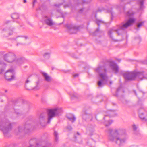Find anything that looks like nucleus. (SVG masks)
<instances>
[{
    "label": "nucleus",
    "mask_w": 147,
    "mask_h": 147,
    "mask_svg": "<svg viewBox=\"0 0 147 147\" xmlns=\"http://www.w3.org/2000/svg\"><path fill=\"white\" fill-rule=\"evenodd\" d=\"M24 130V127H19L15 131V133L16 135H18L22 132Z\"/></svg>",
    "instance_id": "nucleus-16"
},
{
    "label": "nucleus",
    "mask_w": 147,
    "mask_h": 147,
    "mask_svg": "<svg viewBox=\"0 0 147 147\" xmlns=\"http://www.w3.org/2000/svg\"><path fill=\"white\" fill-rule=\"evenodd\" d=\"M135 147H137V146H136Z\"/></svg>",
    "instance_id": "nucleus-50"
},
{
    "label": "nucleus",
    "mask_w": 147,
    "mask_h": 147,
    "mask_svg": "<svg viewBox=\"0 0 147 147\" xmlns=\"http://www.w3.org/2000/svg\"><path fill=\"white\" fill-rule=\"evenodd\" d=\"M46 114L45 113H43L41 114L40 116L39 121L40 124L44 123L45 122V119L46 116Z\"/></svg>",
    "instance_id": "nucleus-14"
},
{
    "label": "nucleus",
    "mask_w": 147,
    "mask_h": 147,
    "mask_svg": "<svg viewBox=\"0 0 147 147\" xmlns=\"http://www.w3.org/2000/svg\"><path fill=\"white\" fill-rule=\"evenodd\" d=\"M110 83L111 84L112 83V82H110Z\"/></svg>",
    "instance_id": "nucleus-47"
},
{
    "label": "nucleus",
    "mask_w": 147,
    "mask_h": 147,
    "mask_svg": "<svg viewBox=\"0 0 147 147\" xmlns=\"http://www.w3.org/2000/svg\"><path fill=\"white\" fill-rule=\"evenodd\" d=\"M19 15L17 13H14L11 15L12 18L14 20H16L19 18Z\"/></svg>",
    "instance_id": "nucleus-18"
},
{
    "label": "nucleus",
    "mask_w": 147,
    "mask_h": 147,
    "mask_svg": "<svg viewBox=\"0 0 147 147\" xmlns=\"http://www.w3.org/2000/svg\"><path fill=\"white\" fill-rule=\"evenodd\" d=\"M123 75L126 80H131L135 79L134 72L126 71L123 74Z\"/></svg>",
    "instance_id": "nucleus-8"
},
{
    "label": "nucleus",
    "mask_w": 147,
    "mask_h": 147,
    "mask_svg": "<svg viewBox=\"0 0 147 147\" xmlns=\"http://www.w3.org/2000/svg\"><path fill=\"white\" fill-rule=\"evenodd\" d=\"M99 29H97L96 30V31H95V32L93 34V36H94L95 35V34L96 33V32H99Z\"/></svg>",
    "instance_id": "nucleus-33"
},
{
    "label": "nucleus",
    "mask_w": 147,
    "mask_h": 147,
    "mask_svg": "<svg viewBox=\"0 0 147 147\" xmlns=\"http://www.w3.org/2000/svg\"><path fill=\"white\" fill-rule=\"evenodd\" d=\"M67 118L72 122H74L76 120V118L74 116L71 114L68 115Z\"/></svg>",
    "instance_id": "nucleus-17"
},
{
    "label": "nucleus",
    "mask_w": 147,
    "mask_h": 147,
    "mask_svg": "<svg viewBox=\"0 0 147 147\" xmlns=\"http://www.w3.org/2000/svg\"><path fill=\"white\" fill-rule=\"evenodd\" d=\"M73 76L74 78H76L78 76V74H73Z\"/></svg>",
    "instance_id": "nucleus-32"
},
{
    "label": "nucleus",
    "mask_w": 147,
    "mask_h": 147,
    "mask_svg": "<svg viewBox=\"0 0 147 147\" xmlns=\"http://www.w3.org/2000/svg\"><path fill=\"white\" fill-rule=\"evenodd\" d=\"M144 63H146L147 64V60H145L144 62Z\"/></svg>",
    "instance_id": "nucleus-39"
},
{
    "label": "nucleus",
    "mask_w": 147,
    "mask_h": 147,
    "mask_svg": "<svg viewBox=\"0 0 147 147\" xmlns=\"http://www.w3.org/2000/svg\"><path fill=\"white\" fill-rule=\"evenodd\" d=\"M114 113V112H111L110 113H109L111 115V117L113 116H114V115H113Z\"/></svg>",
    "instance_id": "nucleus-34"
},
{
    "label": "nucleus",
    "mask_w": 147,
    "mask_h": 147,
    "mask_svg": "<svg viewBox=\"0 0 147 147\" xmlns=\"http://www.w3.org/2000/svg\"><path fill=\"white\" fill-rule=\"evenodd\" d=\"M61 5V4H59V5H55V6L56 7H58L60 5Z\"/></svg>",
    "instance_id": "nucleus-37"
},
{
    "label": "nucleus",
    "mask_w": 147,
    "mask_h": 147,
    "mask_svg": "<svg viewBox=\"0 0 147 147\" xmlns=\"http://www.w3.org/2000/svg\"><path fill=\"white\" fill-rule=\"evenodd\" d=\"M11 129V124L9 121L6 123L0 122V129L4 133H6Z\"/></svg>",
    "instance_id": "nucleus-7"
},
{
    "label": "nucleus",
    "mask_w": 147,
    "mask_h": 147,
    "mask_svg": "<svg viewBox=\"0 0 147 147\" xmlns=\"http://www.w3.org/2000/svg\"><path fill=\"white\" fill-rule=\"evenodd\" d=\"M96 73L99 74V81L98 84L99 87H102L108 80L106 71L103 67H99L95 69Z\"/></svg>",
    "instance_id": "nucleus-3"
},
{
    "label": "nucleus",
    "mask_w": 147,
    "mask_h": 147,
    "mask_svg": "<svg viewBox=\"0 0 147 147\" xmlns=\"http://www.w3.org/2000/svg\"><path fill=\"white\" fill-rule=\"evenodd\" d=\"M86 116H87V115H84V116H83V118H84V117H86Z\"/></svg>",
    "instance_id": "nucleus-42"
},
{
    "label": "nucleus",
    "mask_w": 147,
    "mask_h": 147,
    "mask_svg": "<svg viewBox=\"0 0 147 147\" xmlns=\"http://www.w3.org/2000/svg\"><path fill=\"white\" fill-rule=\"evenodd\" d=\"M96 22L97 24L99 26L100 24L104 23L103 21L98 19H96Z\"/></svg>",
    "instance_id": "nucleus-25"
},
{
    "label": "nucleus",
    "mask_w": 147,
    "mask_h": 147,
    "mask_svg": "<svg viewBox=\"0 0 147 147\" xmlns=\"http://www.w3.org/2000/svg\"><path fill=\"white\" fill-rule=\"evenodd\" d=\"M42 20L47 25L51 26L55 24V23L53 21L51 18L45 16L43 18Z\"/></svg>",
    "instance_id": "nucleus-10"
},
{
    "label": "nucleus",
    "mask_w": 147,
    "mask_h": 147,
    "mask_svg": "<svg viewBox=\"0 0 147 147\" xmlns=\"http://www.w3.org/2000/svg\"><path fill=\"white\" fill-rule=\"evenodd\" d=\"M139 117H140V118L141 119H142V120H145L146 121V119H145V117L143 115V113H142V114H139Z\"/></svg>",
    "instance_id": "nucleus-26"
},
{
    "label": "nucleus",
    "mask_w": 147,
    "mask_h": 147,
    "mask_svg": "<svg viewBox=\"0 0 147 147\" xmlns=\"http://www.w3.org/2000/svg\"><path fill=\"white\" fill-rule=\"evenodd\" d=\"M133 129L135 130H136L137 127L135 125H133Z\"/></svg>",
    "instance_id": "nucleus-31"
},
{
    "label": "nucleus",
    "mask_w": 147,
    "mask_h": 147,
    "mask_svg": "<svg viewBox=\"0 0 147 147\" xmlns=\"http://www.w3.org/2000/svg\"><path fill=\"white\" fill-rule=\"evenodd\" d=\"M14 71L13 68H10L7 70L5 73L4 77L7 80L11 81L15 78Z\"/></svg>",
    "instance_id": "nucleus-6"
},
{
    "label": "nucleus",
    "mask_w": 147,
    "mask_h": 147,
    "mask_svg": "<svg viewBox=\"0 0 147 147\" xmlns=\"http://www.w3.org/2000/svg\"><path fill=\"white\" fill-rule=\"evenodd\" d=\"M109 117L108 115H105V117L104 118V120H107L109 118Z\"/></svg>",
    "instance_id": "nucleus-29"
},
{
    "label": "nucleus",
    "mask_w": 147,
    "mask_h": 147,
    "mask_svg": "<svg viewBox=\"0 0 147 147\" xmlns=\"http://www.w3.org/2000/svg\"><path fill=\"white\" fill-rule=\"evenodd\" d=\"M87 1L86 2V1H82V3L81 4H83L84 3H88L89 2H90L91 1V0H87Z\"/></svg>",
    "instance_id": "nucleus-28"
},
{
    "label": "nucleus",
    "mask_w": 147,
    "mask_h": 147,
    "mask_svg": "<svg viewBox=\"0 0 147 147\" xmlns=\"http://www.w3.org/2000/svg\"><path fill=\"white\" fill-rule=\"evenodd\" d=\"M96 138H98L99 137V136L97 135H96Z\"/></svg>",
    "instance_id": "nucleus-41"
},
{
    "label": "nucleus",
    "mask_w": 147,
    "mask_h": 147,
    "mask_svg": "<svg viewBox=\"0 0 147 147\" xmlns=\"http://www.w3.org/2000/svg\"><path fill=\"white\" fill-rule=\"evenodd\" d=\"M110 68L113 71L115 74H117L119 71V68L117 65L113 61H110L109 62Z\"/></svg>",
    "instance_id": "nucleus-9"
},
{
    "label": "nucleus",
    "mask_w": 147,
    "mask_h": 147,
    "mask_svg": "<svg viewBox=\"0 0 147 147\" xmlns=\"http://www.w3.org/2000/svg\"><path fill=\"white\" fill-rule=\"evenodd\" d=\"M135 79H137L138 80H142L146 77L143 76V74L142 73L139 72H134Z\"/></svg>",
    "instance_id": "nucleus-12"
},
{
    "label": "nucleus",
    "mask_w": 147,
    "mask_h": 147,
    "mask_svg": "<svg viewBox=\"0 0 147 147\" xmlns=\"http://www.w3.org/2000/svg\"><path fill=\"white\" fill-rule=\"evenodd\" d=\"M5 61L8 63H14L19 65L23 62L21 59H18L15 55L13 53L9 52L5 54L3 56Z\"/></svg>",
    "instance_id": "nucleus-4"
},
{
    "label": "nucleus",
    "mask_w": 147,
    "mask_h": 147,
    "mask_svg": "<svg viewBox=\"0 0 147 147\" xmlns=\"http://www.w3.org/2000/svg\"><path fill=\"white\" fill-rule=\"evenodd\" d=\"M121 87H119V88H118L117 89V92H118L120 90V89H121Z\"/></svg>",
    "instance_id": "nucleus-38"
},
{
    "label": "nucleus",
    "mask_w": 147,
    "mask_h": 147,
    "mask_svg": "<svg viewBox=\"0 0 147 147\" xmlns=\"http://www.w3.org/2000/svg\"><path fill=\"white\" fill-rule=\"evenodd\" d=\"M79 0V1H80H80H81V0Z\"/></svg>",
    "instance_id": "nucleus-46"
},
{
    "label": "nucleus",
    "mask_w": 147,
    "mask_h": 147,
    "mask_svg": "<svg viewBox=\"0 0 147 147\" xmlns=\"http://www.w3.org/2000/svg\"><path fill=\"white\" fill-rule=\"evenodd\" d=\"M58 134L57 132L55 131H54V136L55 137V139L56 141L58 139Z\"/></svg>",
    "instance_id": "nucleus-27"
},
{
    "label": "nucleus",
    "mask_w": 147,
    "mask_h": 147,
    "mask_svg": "<svg viewBox=\"0 0 147 147\" xmlns=\"http://www.w3.org/2000/svg\"><path fill=\"white\" fill-rule=\"evenodd\" d=\"M62 112V110L61 108H57L49 110L47 123H49L53 117L60 115Z\"/></svg>",
    "instance_id": "nucleus-5"
},
{
    "label": "nucleus",
    "mask_w": 147,
    "mask_h": 147,
    "mask_svg": "<svg viewBox=\"0 0 147 147\" xmlns=\"http://www.w3.org/2000/svg\"><path fill=\"white\" fill-rule=\"evenodd\" d=\"M113 122L112 120H107L105 122V125L106 126H108L111 124Z\"/></svg>",
    "instance_id": "nucleus-19"
},
{
    "label": "nucleus",
    "mask_w": 147,
    "mask_h": 147,
    "mask_svg": "<svg viewBox=\"0 0 147 147\" xmlns=\"http://www.w3.org/2000/svg\"><path fill=\"white\" fill-rule=\"evenodd\" d=\"M47 147V146H46V147H45H45Z\"/></svg>",
    "instance_id": "nucleus-49"
},
{
    "label": "nucleus",
    "mask_w": 147,
    "mask_h": 147,
    "mask_svg": "<svg viewBox=\"0 0 147 147\" xmlns=\"http://www.w3.org/2000/svg\"><path fill=\"white\" fill-rule=\"evenodd\" d=\"M77 134H78V135H80L79 134L78 132L77 133Z\"/></svg>",
    "instance_id": "nucleus-45"
},
{
    "label": "nucleus",
    "mask_w": 147,
    "mask_h": 147,
    "mask_svg": "<svg viewBox=\"0 0 147 147\" xmlns=\"http://www.w3.org/2000/svg\"><path fill=\"white\" fill-rule=\"evenodd\" d=\"M6 65L2 61H0V74H3L5 71Z\"/></svg>",
    "instance_id": "nucleus-13"
},
{
    "label": "nucleus",
    "mask_w": 147,
    "mask_h": 147,
    "mask_svg": "<svg viewBox=\"0 0 147 147\" xmlns=\"http://www.w3.org/2000/svg\"><path fill=\"white\" fill-rule=\"evenodd\" d=\"M144 0H140L138 2L140 6V8L141 9L143 8Z\"/></svg>",
    "instance_id": "nucleus-21"
},
{
    "label": "nucleus",
    "mask_w": 147,
    "mask_h": 147,
    "mask_svg": "<svg viewBox=\"0 0 147 147\" xmlns=\"http://www.w3.org/2000/svg\"><path fill=\"white\" fill-rule=\"evenodd\" d=\"M15 113H17V114H19V113L18 112H16V111H15Z\"/></svg>",
    "instance_id": "nucleus-43"
},
{
    "label": "nucleus",
    "mask_w": 147,
    "mask_h": 147,
    "mask_svg": "<svg viewBox=\"0 0 147 147\" xmlns=\"http://www.w3.org/2000/svg\"><path fill=\"white\" fill-rule=\"evenodd\" d=\"M30 81L29 78H28L27 80H26L25 82L26 84L29 82H30Z\"/></svg>",
    "instance_id": "nucleus-30"
},
{
    "label": "nucleus",
    "mask_w": 147,
    "mask_h": 147,
    "mask_svg": "<svg viewBox=\"0 0 147 147\" xmlns=\"http://www.w3.org/2000/svg\"><path fill=\"white\" fill-rule=\"evenodd\" d=\"M37 1V0H34L33 2V6H34V5L35 3Z\"/></svg>",
    "instance_id": "nucleus-35"
},
{
    "label": "nucleus",
    "mask_w": 147,
    "mask_h": 147,
    "mask_svg": "<svg viewBox=\"0 0 147 147\" xmlns=\"http://www.w3.org/2000/svg\"><path fill=\"white\" fill-rule=\"evenodd\" d=\"M67 129L69 130H71V129L72 128L71 126H69L67 127Z\"/></svg>",
    "instance_id": "nucleus-36"
},
{
    "label": "nucleus",
    "mask_w": 147,
    "mask_h": 147,
    "mask_svg": "<svg viewBox=\"0 0 147 147\" xmlns=\"http://www.w3.org/2000/svg\"><path fill=\"white\" fill-rule=\"evenodd\" d=\"M18 40H20L19 42L18 43L17 45H19V44L24 45L26 43L28 37L26 36H20L17 38Z\"/></svg>",
    "instance_id": "nucleus-11"
},
{
    "label": "nucleus",
    "mask_w": 147,
    "mask_h": 147,
    "mask_svg": "<svg viewBox=\"0 0 147 147\" xmlns=\"http://www.w3.org/2000/svg\"><path fill=\"white\" fill-rule=\"evenodd\" d=\"M135 40L137 43H139L141 41V38L139 36H138L135 38Z\"/></svg>",
    "instance_id": "nucleus-24"
},
{
    "label": "nucleus",
    "mask_w": 147,
    "mask_h": 147,
    "mask_svg": "<svg viewBox=\"0 0 147 147\" xmlns=\"http://www.w3.org/2000/svg\"><path fill=\"white\" fill-rule=\"evenodd\" d=\"M134 13L131 10H130L128 11L127 15L130 17L129 19L125 23H123L122 25L119 27V28L117 29H113L109 30L108 32V34L110 37L112 38L111 36L113 32H116L118 35H120L122 32V31L124 30L128 27L132 25L136 21V19L131 17L133 15Z\"/></svg>",
    "instance_id": "nucleus-2"
},
{
    "label": "nucleus",
    "mask_w": 147,
    "mask_h": 147,
    "mask_svg": "<svg viewBox=\"0 0 147 147\" xmlns=\"http://www.w3.org/2000/svg\"><path fill=\"white\" fill-rule=\"evenodd\" d=\"M50 53L48 52H45L43 55V56L45 58L48 59L49 58Z\"/></svg>",
    "instance_id": "nucleus-22"
},
{
    "label": "nucleus",
    "mask_w": 147,
    "mask_h": 147,
    "mask_svg": "<svg viewBox=\"0 0 147 147\" xmlns=\"http://www.w3.org/2000/svg\"><path fill=\"white\" fill-rule=\"evenodd\" d=\"M41 74L46 81L49 82L51 81V77L47 73L44 72H42Z\"/></svg>",
    "instance_id": "nucleus-15"
},
{
    "label": "nucleus",
    "mask_w": 147,
    "mask_h": 147,
    "mask_svg": "<svg viewBox=\"0 0 147 147\" xmlns=\"http://www.w3.org/2000/svg\"><path fill=\"white\" fill-rule=\"evenodd\" d=\"M23 2L24 3H25L26 2V0H24Z\"/></svg>",
    "instance_id": "nucleus-40"
},
{
    "label": "nucleus",
    "mask_w": 147,
    "mask_h": 147,
    "mask_svg": "<svg viewBox=\"0 0 147 147\" xmlns=\"http://www.w3.org/2000/svg\"><path fill=\"white\" fill-rule=\"evenodd\" d=\"M145 22V21H142L138 22L137 25V27L139 28L143 26L144 25Z\"/></svg>",
    "instance_id": "nucleus-20"
},
{
    "label": "nucleus",
    "mask_w": 147,
    "mask_h": 147,
    "mask_svg": "<svg viewBox=\"0 0 147 147\" xmlns=\"http://www.w3.org/2000/svg\"><path fill=\"white\" fill-rule=\"evenodd\" d=\"M70 95L71 96V98L72 99L74 98H77L78 97V95L77 94L75 93H71L70 94Z\"/></svg>",
    "instance_id": "nucleus-23"
},
{
    "label": "nucleus",
    "mask_w": 147,
    "mask_h": 147,
    "mask_svg": "<svg viewBox=\"0 0 147 147\" xmlns=\"http://www.w3.org/2000/svg\"><path fill=\"white\" fill-rule=\"evenodd\" d=\"M109 134L108 136V140L111 141H115L119 146L123 145L125 142L126 139L122 137L125 133V130L123 129H118L112 131L109 130Z\"/></svg>",
    "instance_id": "nucleus-1"
},
{
    "label": "nucleus",
    "mask_w": 147,
    "mask_h": 147,
    "mask_svg": "<svg viewBox=\"0 0 147 147\" xmlns=\"http://www.w3.org/2000/svg\"><path fill=\"white\" fill-rule=\"evenodd\" d=\"M134 92H135V94L136 95V92H135V91H134Z\"/></svg>",
    "instance_id": "nucleus-44"
},
{
    "label": "nucleus",
    "mask_w": 147,
    "mask_h": 147,
    "mask_svg": "<svg viewBox=\"0 0 147 147\" xmlns=\"http://www.w3.org/2000/svg\"><path fill=\"white\" fill-rule=\"evenodd\" d=\"M95 17H96V15H95Z\"/></svg>",
    "instance_id": "nucleus-48"
}]
</instances>
